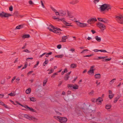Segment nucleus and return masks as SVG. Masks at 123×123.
<instances>
[{
  "label": "nucleus",
  "mask_w": 123,
  "mask_h": 123,
  "mask_svg": "<svg viewBox=\"0 0 123 123\" xmlns=\"http://www.w3.org/2000/svg\"><path fill=\"white\" fill-rule=\"evenodd\" d=\"M50 7L51 9L53 11H54V12H56V10L51 6H50Z\"/></svg>",
  "instance_id": "45"
},
{
  "label": "nucleus",
  "mask_w": 123,
  "mask_h": 123,
  "mask_svg": "<svg viewBox=\"0 0 123 123\" xmlns=\"http://www.w3.org/2000/svg\"><path fill=\"white\" fill-rule=\"evenodd\" d=\"M94 92V91L93 90H92L89 93V95H92V94H93Z\"/></svg>",
  "instance_id": "58"
},
{
  "label": "nucleus",
  "mask_w": 123,
  "mask_h": 123,
  "mask_svg": "<svg viewBox=\"0 0 123 123\" xmlns=\"http://www.w3.org/2000/svg\"><path fill=\"white\" fill-rule=\"evenodd\" d=\"M94 67V66H91L90 70L88 72V74H90L89 73H94V70L93 68Z\"/></svg>",
  "instance_id": "10"
},
{
  "label": "nucleus",
  "mask_w": 123,
  "mask_h": 123,
  "mask_svg": "<svg viewBox=\"0 0 123 123\" xmlns=\"http://www.w3.org/2000/svg\"><path fill=\"white\" fill-rule=\"evenodd\" d=\"M16 94L15 93H12V92L8 94V96H14Z\"/></svg>",
  "instance_id": "36"
},
{
  "label": "nucleus",
  "mask_w": 123,
  "mask_h": 123,
  "mask_svg": "<svg viewBox=\"0 0 123 123\" xmlns=\"http://www.w3.org/2000/svg\"><path fill=\"white\" fill-rule=\"evenodd\" d=\"M58 21H61L63 22V23H64V21H65V19L64 18H59Z\"/></svg>",
  "instance_id": "39"
},
{
  "label": "nucleus",
  "mask_w": 123,
  "mask_h": 123,
  "mask_svg": "<svg viewBox=\"0 0 123 123\" xmlns=\"http://www.w3.org/2000/svg\"><path fill=\"white\" fill-rule=\"evenodd\" d=\"M31 120H32L36 122L38 120V119L34 117H31Z\"/></svg>",
  "instance_id": "33"
},
{
  "label": "nucleus",
  "mask_w": 123,
  "mask_h": 123,
  "mask_svg": "<svg viewBox=\"0 0 123 123\" xmlns=\"http://www.w3.org/2000/svg\"><path fill=\"white\" fill-rule=\"evenodd\" d=\"M103 101V99L102 98L99 97L98 98L96 99L97 104L98 105H101Z\"/></svg>",
  "instance_id": "8"
},
{
  "label": "nucleus",
  "mask_w": 123,
  "mask_h": 123,
  "mask_svg": "<svg viewBox=\"0 0 123 123\" xmlns=\"http://www.w3.org/2000/svg\"><path fill=\"white\" fill-rule=\"evenodd\" d=\"M111 105L110 104H107L105 106V108L108 110L110 109L111 107Z\"/></svg>",
  "instance_id": "16"
},
{
  "label": "nucleus",
  "mask_w": 123,
  "mask_h": 123,
  "mask_svg": "<svg viewBox=\"0 0 123 123\" xmlns=\"http://www.w3.org/2000/svg\"><path fill=\"white\" fill-rule=\"evenodd\" d=\"M69 77V76H68L66 75L65 77H64V79L65 80H68Z\"/></svg>",
  "instance_id": "40"
},
{
  "label": "nucleus",
  "mask_w": 123,
  "mask_h": 123,
  "mask_svg": "<svg viewBox=\"0 0 123 123\" xmlns=\"http://www.w3.org/2000/svg\"><path fill=\"white\" fill-rule=\"evenodd\" d=\"M95 79H100L101 78V75L100 74H96L95 75Z\"/></svg>",
  "instance_id": "22"
},
{
  "label": "nucleus",
  "mask_w": 123,
  "mask_h": 123,
  "mask_svg": "<svg viewBox=\"0 0 123 123\" xmlns=\"http://www.w3.org/2000/svg\"><path fill=\"white\" fill-rule=\"evenodd\" d=\"M24 117L25 118L28 119L30 120H31V117H30V116H29L27 114H25L24 116Z\"/></svg>",
  "instance_id": "25"
},
{
  "label": "nucleus",
  "mask_w": 123,
  "mask_h": 123,
  "mask_svg": "<svg viewBox=\"0 0 123 123\" xmlns=\"http://www.w3.org/2000/svg\"><path fill=\"white\" fill-rule=\"evenodd\" d=\"M57 47L58 49H60L62 48V45L61 44L58 45H57Z\"/></svg>",
  "instance_id": "53"
},
{
  "label": "nucleus",
  "mask_w": 123,
  "mask_h": 123,
  "mask_svg": "<svg viewBox=\"0 0 123 123\" xmlns=\"http://www.w3.org/2000/svg\"><path fill=\"white\" fill-rule=\"evenodd\" d=\"M4 103L3 102H2L1 101H0V105H2L3 106V105H4Z\"/></svg>",
  "instance_id": "64"
},
{
  "label": "nucleus",
  "mask_w": 123,
  "mask_h": 123,
  "mask_svg": "<svg viewBox=\"0 0 123 123\" xmlns=\"http://www.w3.org/2000/svg\"><path fill=\"white\" fill-rule=\"evenodd\" d=\"M93 55H94V54H92L90 55H85V56H84L83 57H90L93 56Z\"/></svg>",
  "instance_id": "44"
},
{
  "label": "nucleus",
  "mask_w": 123,
  "mask_h": 123,
  "mask_svg": "<svg viewBox=\"0 0 123 123\" xmlns=\"http://www.w3.org/2000/svg\"><path fill=\"white\" fill-rule=\"evenodd\" d=\"M28 110L32 112H36V110H35L34 109H33L31 107H29Z\"/></svg>",
  "instance_id": "30"
},
{
  "label": "nucleus",
  "mask_w": 123,
  "mask_h": 123,
  "mask_svg": "<svg viewBox=\"0 0 123 123\" xmlns=\"http://www.w3.org/2000/svg\"><path fill=\"white\" fill-rule=\"evenodd\" d=\"M111 59V58H109L105 59H103L102 60V61L104 62H105L106 61H110Z\"/></svg>",
  "instance_id": "26"
},
{
  "label": "nucleus",
  "mask_w": 123,
  "mask_h": 123,
  "mask_svg": "<svg viewBox=\"0 0 123 123\" xmlns=\"http://www.w3.org/2000/svg\"><path fill=\"white\" fill-rule=\"evenodd\" d=\"M39 61H37V64L34 65V68H35L36 67H37V66H38V65L39 64Z\"/></svg>",
  "instance_id": "51"
},
{
  "label": "nucleus",
  "mask_w": 123,
  "mask_h": 123,
  "mask_svg": "<svg viewBox=\"0 0 123 123\" xmlns=\"http://www.w3.org/2000/svg\"><path fill=\"white\" fill-rule=\"evenodd\" d=\"M103 20L104 21L105 23H108V20L106 18H103Z\"/></svg>",
  "instance_id": "49"
},
{
  "label": "nucleus",
  "mask_w": 123,
  "mask_h": 123,
  "mask_svg": "<svg viewBox=\"0 0 123 123\" xmlns=\"http://www.w3.org/2000/svg\"><path fill=\"white\" fill-rule=\"evenodd\" d=\"M68 37L67 36H62V41L61 42H65L66 41V40L68 39Z\"/></svg>",
  "instance_id": "11"
},
{
  "label": "nucleus",
  "mask_w": 123,
  "mask_h": 123,
  "mask_svg": "<svg viewBox=\"0 0 123 123\" xmlns=\"http://www.w3.org/2000/svg\"><path fill=\"white\" fill-rule=\"evenodd\" d=\"M82 111L86 115L85 117L88 120L95 118L94 115V113L95 112V110H92L89 108H83Z\"/></svg>",
  "instance_id": "1"
},
{
  "label": "nucleus",
  "mask_w": 123,
  "mask_h": 123,
  "mask_svg": "<svg viewBox=\"0 0 123 123\" xmlns=\"http://www.w3.org/2000/svg\"><path fill=\"white\" fill-rule=\"evenodd\" d=\"M88 50V49H84V50H82L81 52H80V53H84V52H86V51H87Z\"/></svg>",
  "instance_id": "54"
},
{
  "label": "nucleus",
  "mask_w": 123,
  "mask_h": 123,
  "mask_svg": "<svg viewBox=\"0 0 123 123\" xmlns=\"http://www.w3.org/2000/svg\"><path fill=\"white\" fill-rule=\"evenodd\" d=\"M49 62V61L48 59L47 58H45V61L43 64V66H45V64H47Z\"/></svg>",
  "instance_id": "19"
},
{
  "label": "nucleus",
  "mask_w": 123,
  "mask_h": 123,
  "mask_svg": "<svg viewBox=\"0 0 123 123\" xmlns=\"http://www.w3.org/2000/svg\"><path fill=\"white\" fill-rule=\"evenodd\" d=\"M107 57H108V56H99L97 58H94V59L95 60H98L101 59H104L105 58H107Z\"/></svg>",
  "instance_id": "14"
},
{
  "label": "nucleus",
  "mask_w": 123,
  "mask_h": 123,
  "mask_svg": "<svg viewBox=\"0 0 123 123\" xmlns=\"http://www.w3.org/2000/svg\"><path fill=\"white\" fill-rule=\"evenodd\" d=\"M91 31L92 32V33L93 34L96 33V31L93 30H92Z\"/></svg>",
  "instance_id": "63"
},
{
  "label": "nucleus",
  "mask_w": 123,
  "mask_h": 123,
  "mask_svg": "<svg viewBox=\"0 0 123 123\" xmlns=\"http://www.w3.org/2000/svg\"><path fill=\"white\" fill-rule=\"evenodd\" d=\"M13 7L12 6H11L9 7V10L10 11L12 12L13 11Z\"/></svg>",
  "instance_id": "46"
},
{
  "label": "nucleus",
  "mask_w": 123,
  "mask_h": 123,
  "mask_svg": "<svg viewBox=\"0 0 123 123\" xmlns=\"http://www.w3.org/2000/svg\"><path fill=\"white\" fill-rule=\"evenodd\" d=\"M55 14L56 15H60V13H59V12H57V11H56V12H55Z\"/></svg>",
  "instance_id": "60"
},
{
  "label": "nucleus",
  "mask_w": 123,
  "mask_h": 123,
  "mask_svg": "<svg viewBox=\"0 0 123 123\" xmlns=\"http://www.w3.org/2000/svg\"><path fill=\"white\" fill-rule=\"evenodd\" d=\"M97 25H98V27L102 30H104L106 29L105 25L102 23L99 22L97 24Z\"/></svg>",
  "instance_id": "7"
},
{
  "label": "nucleus",
  "mask_w": 123,
  "mask_h": 123,
  "mask_svg": "<svg viewBox=\"0 0 123 123\" xmlns=\"http://www.w3.org/2000/svg\"><path fill=\"white\" fill-rule=\"evenodd\" d=\"M63 82V81H60L59 82V84L58 85V86H60L62 84V83Z\"/></svg>",
  "instance_id": "57"
},
{
  "label": "nucleus",
  "mask_w": 123,
  "mask_h": 123,
  "mask_svg": "<svg viewBox=\"0 0 123 123\" xmlns=\"http://www.w3.org/2000/svg\"><path fill=\"white\" fill-rule=\"evenodd\" d=\"M93 50L95 52H97L98 51H99V50L95 49H94Z\"/></svg>",
  "instance_id": "62"
},
{
  "label": "nucleus",
  "mask_w": 123,
  "mask_h": 123,
  "mask_svg": "<svg viewBox=\"0 0 123 123\" xmlns=\"http://www.w3.org/2000/svg\"><path fill=\"white\" fill-rule=\"evenodd\" d=\"M73 85L72 84H68L67 87L69 89H73Z\"/></svg>",
  "instance_id": "18"
},
{
  "label": "nucleus",
  "mask_w": 123,
  "mask_h": 123,
  "mask_svg": "<svg viewBox=\"0 0 123 123\" xmlns=\"http://www.w3.org/2000/svg\"><path fill=\"white\" fill-rule=\"evenodd\" d=\"M47 81H48V79H47L45 80H44L43 82V86H44L46 85L47 82Z\"/></svg>",
  "instance_id": "38"
},
{
  "label": "nucleus",
  "mask_w": 123,
  "mask_h": 123,
  "mask_svg": "<svg viewBox=\"0 0 123 123\" xmlns=\"http://www.w3.org/2000/svg\"><path fill=\"white\" fill-rule=\"evenodd\" d=\"M22 25H19L16 27L15 29H19L22 28Z\"/></svg>",
  "instance_id": "37"
},
{
  "label": "nucleus",
  "mask_w": 123,
  "mask_h": 123,
  "mask_svg": "<svg viewBox=\"0 0 123 123\" xmlns=\"http://www.w3.org/2000/svg\"><path fill=\"white\" fill-rule=\"evenodd\" d=\"M65 24L66 26H72L71 25H70L71 24H70L68 23L67 22H66L65 21H64V23H63Z\"/></svg>",
  "instance_id": "31"
},
{
  "label": "nucleus",
  "mask_w": 123,
  "mask_h": 123,
  "mask_svg": "<svg viewBox=\"0 0 123 123\" xmlns=\"http://www.w3.org/2000/svg\"><path fill=\"white\" fill-rule=\"evenodd\" d=\"M52 53L51 52H50L49 53H46L45 54V56L46 57H48L49 56V55H51Z\"/></svg>",
  "instance_id": "34"
},
{
  "label": "nucleus",
  "mask_w": 123,
  "mask_h": 123,
  "mask_svg": "<svg viewBox=\"0 0 123 123\" xmlns=\"http://www.w3.org/2000/svg\"><path fill=\"white\" fill-rule=\"evenodd\" d=\"M29 3L30 5H32L34 4L33 3L31 0H30L29 1Z\"/></svg>",
  "instance_id": "56"
},
{
  "label": "nucleus",
  "mask_w": 123,
  "mask_h": 123,
  "mask_svg": "<svg viewBox=\"0 0 123 123\" xmlns=\"http://www.w3.org/2000/svg\"><path fill=\"white\" fill-rule=\"evenodd\" d=\"M116 80V79L114 78L111 80L109 84H112L114 82V81H115Z\"/></svg>",
  "instance_id": "28"
},
{
  "label": "nucleus",
  "mask_w": 123,
  "mask_h": 123,
  "mask_svg": "<svg viewBox=\"0 0 123 123\" xmlns=\"http://www.w3.org/2000/svg\"><path fill=\"white\" fill-rule=\"evenodd\" d=\"M68 70L67 69V68H66L65 69H64V70L63 71L64 72V73H67L68 72Z\"/></svg>",
  "instance_id": "59"
},
{
  "label": "nucleus",
  "mask_w": 123,
  "mask_h": 123,
  "mask_svg": "<svg viewBox=\"0 0 123 123\" xmlns=\"http://www.w3.org/2000/svg\"><path fill=\"white\" fill-rule=\"evenodd\" d=\"M27 65H28V63H27V62H26L25 63V64L24 66L22 68V70L23 69L26 68L27 66Z\"/></svg>",
  "instance_id": "42"
},
{
  "label": "nucleus",
  "mask_w": 123,
  "mask_h": 123,
  "mask_svg": "<svg viewBox=\"0 0 123 123\" xmlns=\"http://www.w3.org/2000/svg\"><path fill=\"white\" fill-rule=\"evenodd\" d=\"M56 32H55V33L59 35H60L61 34H62V33L61 32H59L58 31H57L56 30Z\"/></svg>",
  "instance_id": "50"
},
{
  "label": "nucleus",
  "mask_w": 123,
  "mask_h": 123,
  "mask_svg": "<svg viewBox=\"0 0 123 123\" xmlns=\"http://www.w3.org/2000/svg\"><path fill=\"white\" fill-rule=\"evenodd\" d=\"M49 26H51V27L53 29H55L57 31H62V30L60 28L56 27H55L54 26L52 25H49Z\"/></svg>",
  "instance_id": "13"
},
{
  "label": "nucleus",
  "mask_w": 123,
  "mask_h": 123,
  "mask_svg": "<svg viewBox=\"0 0 123 123\" xmlns=\"http://www.w3.org/2000/svg\"><path fill=\"white\" fill-rule=\"evenodd\" d=\"M79 86H78L76 85V84H75L74 85H73V89H78L79 88Z\"/></svg>",
  "instance_id": "21"
},
{
  "label": "nucleus",
  "mask_w": 123,
  "mask_h": 123,
  "mask_svg": "<svg viewBox=\"0 0 123 123\" xmlns=\"http://www.w3.org/2000/svg\"><path fill=\"white\" fill-rule=\"evenodd\" d=\"M116 18L117 20L119 23L123 24V16L122 15L117 16Z\"/></svg>",
  "instance_id": "6"
},
{
  "label": "nucleus",
  "mask_w": 123,
  "mask_h": 123,
  "mask_svg": "<svg viewBox=\"0 0 123 123\" xmlns=\"http://www.w3.org/2000/svg\"><path fill=\"white\" fill-rule=\"evenodd\" d=\"M54 72V70L52 69H51L50 70V71L49 72L48 74H50L51 73H52Z\"/></svg>",
  "instance_id": "48"
},
{
  "label": "nucleus",
  "mask_w": 123,
  "mask_h": 123,
  "mask_svg": "<svg viewBox=\"0 0 123 123\" xmlns=\"http://www.w3.org/2000/svg\"><path fill=\"white\" fill-rule=\"evenodd\" d=\"M30 101L33 102H35L36 101L35 98L32 97L31 98H30Z\"/></svg>",
  "instance_id": "35"
},
{
  "label": "nucleus",
  "mask_w": 123,
  "mask_h": 123,
  "mask_svg": "<svg viewBox=\"0 0 123 123\" xmlns=\"http://www.w3.org/2000/svg\"><path fill=\"white\" fill-rule=\"evenodd\" d=\"M55 118L60 123H66L68 119L66 117H61L60 116H54Z\"/></svg>",
  "instance_id": "3"
},
{
  "label": "nucleus",
  "mask_w": 123,
  "mask_h": 123,
  "mask_svg": "<svg viewBox=\"0 0 123 123\" xmlns=\"http://www.w3.org/2000/svg\"><path fill=\"white\" fill-rule=\"evenodd\" d=\"M12 15L10 13H6L3 11L0 13V17L1 18L3 17L7 18Z\"/></svg>",
  "instance_id": "4"
},
{
  "label": "nucleus",
  "mask_w": 123,
  "mask_h": 123,
  "mask_svg": "<svg viewBox=\"0 0 123 123\" xmlns=\"http://www.w3.org/2000/svg\"><path fill=\"white\" fill-rule=\"evenodd\" d=\"M66 14L65 11H63L62 10L60 12V15L62 16H65Z\"/></svg>",
  "instance_id": "12"
},
{
  "label": "nucleus",
  "mask_w": 123,
  "mask_h": 123,
  "mask_svg": "<svg viewBox=\"0 0 123 123\" xmlns=\"http://www.w3.org/2000/svg\"><path fill=\"white\" fill-rule=\"evenodd\" d=\"M114 94H109V97L110 99H111L114 97Z\"/></svg>",
  "instance_id": "41"
},
{
  "label": "nucleus",
  "mask_w": 123,
  "mask_h": 123,
  "mask_svg": "<svg viewBox=\"0 0 123 123\" xmlns=\"http://www.w3.org/2000/svg\"><path fill=\"white\" fill-rule=\"evenodd\" d=\"M30 37V35L29 34H25L22 36V38H29Z\"/></svg>",
  "instance_id": "17"
},
{
  "label": "nucleus",
  "mask_w": 123,
  "mask_h": 123,
  "mask_svg": "<svg viewBox=\"0 0 123 123\" xmlns=\"http://www.w3.org/2000/svg\"><path fill=\"white\" fill-rule=\"evenodd\" d=\"M52 18L54 19H57L59 18H57L55 16H53Z\"/></svg>",
  "instance_id": "61"
},
{
  "label": "nucleus",
  "mask_w": 123,
  "mask_h": 123,
  "mask_svg": "<svg viewBox=\"0 0 123 123\" xmlns=\"http://www.w3.org/2000/svg\"><path fill=\"white\" fill-rule=\"evenodd\" d=\"M111 8V6L110 4H104L101 5L99 8L101 12L104 11L106 10L108 11Z\"/></svg>",
  "instance_id": "2"
},
{
  "label": "nucleus",
  "mask_w": 123,
  "mask_h": 123,
  "mask_svg": "<svg viewBox=\"0 0 123 123\" xmlns=\"http://www.w3.org/2000/svg\"><path fill=\"white\" fill-rule=\"evenodd\" d=\"M97 20L96 18H90L88 20L87 22L88 24H91L93 22L96 21Z\"/></svg>",
  "instance_id": "9"
},
{
  "label": "nucleus",
  "mask_w": 123,
  "mask_h": 123,
  "mask_svg": "<svg viewBox=\"0 0 123 123\" xmlns=\"http://www.w3.org/2000/svg\"><path fill=\"white\" fill-rule=\"evenodd\" d=\"M76 22H77V25L80 27L85 28L88 25L87 24L81 23L77 21H76Z\"/></svg>",
  "instance_id": "5"
},
{
  "label": "nucleus",
  "mask_w": 123,
  "mask_h": 123,
  "mask_svg": "<svg viewBox=\"0 0 123 123\" xmlns=\"http://www.w3.org/2000/svg\"><path fill=\"white\" fill-rule=\"evenodd\" d=\"M118 100V99H117L116 98H115L114 100V101H113L114 103H116Z\"/></svg>",
  "instance_id": "55"
},
{
  "label": "nucleus",
  "mask_w": 123,
  "mask_h": 123,
  "mask_svg": "<svg viewBox=\"0 0 123 123\" xmlns=\"http://www.w3.org/2000/svg\"><path fill=\"white\" fill-rule=\"evenodd\" d=\"M47 29H49L50 31L52 32L55 33V32H56L55 29H52L49 27H47Z\"/></svg>",
  "instance_id": "23"
},
{
  "label": "nucleus",
  "mask_w": 123,
  "mask_h": 123,
  "mask_svg": "<svg viewBox=\"0 0 123 123\" xmlns=\"http://www.w3.org/2000/svg\"><path fill=\"white\" fill-rule=\"evenodd\" d=\"M41 5H42V6L43 8H45V6H44V4H43V3L42 1L41 0Z\"/></svg>",
  "instance_id": "52"
},
{
  "label": "nucleus",
  "mask_w": 123,
  "mask_h": 123,
  "mask_svg": "<svg viewBox=\"0 0 123 123\" xmlns=\"http://www.w3.org/2000/svg\"><path fill=\"white\" fill-rule=\"evenodd\" d=\"M77 66L76 64L74 63L71 64L70 65V67L71 68H76Z\"/></svg>",
  "instance_id": "27"
},
{
  "label": "nucleus",
  "mask_w": 123,
  "mask_h": 123,
  "mask_svg": "<svg viewBox=\"0 0 123 123\" xmlns=\"http://www.w3.org/2000/svg\"><path fill=\"white\" fill-rule=\"evenodd\" d=\"M99 51L103 52H107V51L103 49H101L99 50Z\"/></svg>",
  "instance_id": "47"
},
{
  "label": "nucleus",
  "mask_w": 123,
  "mask_h": 123,
  "mask_svg": "<svg viewBox=\"0 0 123 123\" xmlns=\"http://www.w3.org/2000/svg\"><path fill=\"white\" fill-rule=\"evenodd\" d=\"M31 89L29 88L26 90L25 92L27 94H29L31 93Z\"/></svg>",
  "instance_id": "20"
},
{
  "label": "nucleus",
  "mask_w": 123,
  "mask_h": 123,
  "mask_svg": "<svg viewBox=\"0 0 123 123\" xmlns=\"http://www.w3.org/2000/svg\"><path fill=\"white\" fill-rule=\"evenodd\" d=\"M63 56V54L60 55H56L55 56V57H57L58 58H62Z\"/></svg>",
  "instance_id": "32"
},
{
  "label": "nucleus",
  "mask_w": 123,
  "mask_h": 123,
  "mask_svg": "<svg viewBox=\"0 0 123 123\" xmlns=\"http://www.w3.org/2000/svg\"><path fill=\"white\" fill-rule=\"evenodd\" d=\"M79 2V1L78 0H73L69 2L70 4L74 5L77 3Z\"/></svg>",
  "instance_id": "15"
},
{
  "label": "nucleus",
  "mask_w": 123,
  "mask_h": 123,
  "mask_svg": "<svg viewBox=\"0 0 123 123\" xmlns=\"http://www.w3.org/2000/svg\"><path fill=\"white\" fill-rule=\"evenodd\" d=\"M23 52H25L27 53H30L31 52V51H29L28 49H26L24 50L23 51Z\"/></svg>",
  "instance_id": "43"
},
{
  "label": "nucleus",
  "mask_w": 123,
  "mask_h": 123,
  "mask_svg": "<svg viewBox=\"0 0 123 123\" xmlns=\"http://www.w3.org/2000/svg\"><path fill=\"white\" fill-rule=\"evenodd\" d=\"M67 12L68 15V16L69 17L71 18H72V17L71 15V12L68 11H67Z\"/></svg>",
  "instance_id": "29"
},
{
  "label": "nucleus",
  "mask_w": 123,
  "mask_h": 123,
  "mask_svg": "<svg viewBox=\"0 0 123 123\" xmlns=\"http://www.w3.org/2000/svg\"><path fill=\"white\" fill-rule=\"evenodd\" d=\"M95 38L98 42H99L101 41V38L100 37H99L98 36H95Z\"/></svg>",
  "instance_id": "24"
}]
</instances>
